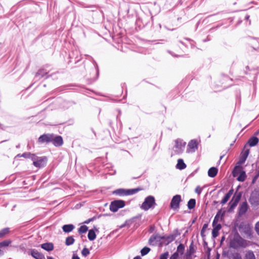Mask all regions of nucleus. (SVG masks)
Listing matches in <instances>:
<instances>
[{
	"label": "nucleus",
	"instance_id": "nucleus-23",
	"mask_svg": "<svg viewBox=\"0 0 259 259\" xmlns=\"http://www.w3.org/2000/svg\"><path fill=\"white\" fill-rule=\"evenodd\" d=\"M186 165L184 163L183 160L181 159H179L178 161L177 167L180 169H183L186 167Z\"/></svg>",
	"mask_w": 259,
	"mask_h": 259
},
{
	"label": "nucleus",
	"instance_id": "nucleus-45",
	"mask_svg": "<svg viewBox=\"0 0 259 259\" xmlns=\"http://www.w3.org/2000/svg\"><path fill=\"white\" fill-rule=\"evenodd\" d=\"M30 158H31L33 162H35V161L37 160V159L38 158V157H37L33 154H31V155L30 156Z\"/></svg>",
	"mask_w": 259,
	"mask_h": 259
},
{
	"label": "nucleus",
	"instance_id": "nucleus-18",
	"mask_svg": "<svg viewBox=\"0 0 259 259\" xmlns=\"http://www.w3.org/2000/svg\"><path fill=\"white\" fill-rule=\"evenodd\" d=\"M217 168L214 167H212L208 170V175L210 177L213 178L217 175Z\"/></svg>",
	"mask_w": 259,
	"mask_h": 259
},
{
	"label": "nucleus",
	"instance_id": "nucleus-22",
	"mask_svg": "<svg viewBox=\"0 0 259 259\" xmlns=\"http://www.w3.org/2000/svg\"><path fill=\"white\" fill-rule=\"evenodd\" d=\"M244 259H255L254 253L250 250L247 251Z\"/></svg>",
	"mask_w": 259,
	"mask_h": 259
},
{
	"label": "nucleus",
	"instance_id": "nucleus-1",
	"mask_svg": "<svg viewBox=\"0 0 259 259\" xmlns=\"http://www.w3.org/2000/svg\"><path fill=\"white\" fill-rule=\"evenodd\" d=\"M247 245V241L243 239L238 234L234 235L230 242V247L234 248H238L240 247H245Z\"/></svg>",
	"mask_w": 259,
	"mask_h": 259
},
{
	"label": "nucleus",
	"instance_id": "nucleus-38",
	"mask_svg": "<svg viewBox=\"0 0 259 259\" xmlns=\"http://www.w3.org/2000/svg\"><path fill=\"white\" fill-rule=\"evenodd\" d=\"M232 259H242V257L239 253H235L232 255Z\"/></svg>",
	"mask_w": 259,
	"mask_h": 259
},
{
	"label": "nucleus",
	"instance_id": "nucleus-57",
	"mask_svg": "<svg viewBox=\"0 0 259 259\" xmlns=\"http://www.w3.org/2000/svg\"><path fill=\"white\" fill-rule=\"evenodd\" d=\"M17 156H20V154H18Z\"/></svg>",
	"mask_w": 259,
	"mask_h": 259
},
{
	"label": "nucleus",
	"instance_id": "nucleus-14",
	"mask_svg": "<svg viewBox=\"0 0 259 259\" xmlns=\"http://www.w3.org/2000/svg\"><path fill=\"white\" fill-rule=\"evenodd\" d=\"M165 238V236L161 237L158 235H152L149 240V242L150 244H152L154 241L159 242L161 239Z\"/></svg>",
	"mask_w": 259,
	"mask_h": 259
},
{
	"label": "nucleus",
	"instance_id": "nucleus-55",
	"mask_svg": "<svg viewBox=\"0 0 259 259\" xmlns=\"http://www.w3.org/2000/svg\"><path fill=\"white\" fill-rule=\"evenodd\" d=\"M95 230H96V231H98L97 229H95Z\"/></svg>",
	"mask_w": 259,
	"mask_h": 259
},
{
	"label": "nucleus",
	"instance_id": "nucleus-24",
	"mask_svg": "<svg viewBox=\"0 0 259 259\" xmlns=\"http://www.w3.org/2000/svg\"><path fill=\"white\" fill-rule=\"evenodd\" d=\"M185 246L183 244H180L178 247L176 252L179 255H182L184 253Z\"/></svg>",
	"mask_w": 259,
	"mask_h": 259
},
{
	"label": "nucleus",
	"instance_id": "nucleus-35",
	"mask_svg": "<svg viewBox=\"0 0 259 259\" xmlns=\"http://www.w3.org/2000/svg\"><path fill=\"white\" fill-rule=\"evenodd\" d=\"M9 229L5 228L0 231V238L3 237L5 235L8 233Z\"/></svg>",
	"mask_w": 259,
	"mask_h": 259
},
{
	"label": "nucleus",
	"instance_id": "nucleus-25",
	"mask_svg": "<svg viewBox=\"0 0 259 259\" xmlns=\"http://www.w3.org/2000/svg\"><path fill=\"white\" fill-rule=\"evenodd\" d=\"M31 255L36 259H42L43 255L36 251L33 250L31 251Z\"/></svg>",
	"mask_w": 259,
	"mask_h": 259
},
{
	"label": "nucleus",
	"instance_id": "nucleus-47",
	"mask_svg": "<svg viewBox=\"0 0 259 259\" xmlns=\"http://www.w3.org/2000/svg\"><path fill=\"white\" fill-rule=\"evenodd\" d=\"M218 215V214L217 215ZM217 216H216V217H215V218H214V220H213V226H214V224H215V223L217 221Z\"/></svg>",
	"mask_w": 259,
	"mask_h": 259
},
{
	"label": "nucleus",
	"instance_id": "nucleus-51",
	"mask_svg": "<svg viewBox=\"0 0 259 259\" xmlns=\"http://www.w3.org/2000/svg\"><path fill=\"white\" fill-rule=\"evenodd\" d=\"M3 254V251L0 249V255H2Z\"/></svg>",
	"mask_w": 259,
	"mask_h": 259
},
{
	"label": "nucleus",
	"instance_id": "nucleus-2",
	"mask_svg": "<svg viewBox=\"0 0 259 259\" xmlns=\"http://www.w3.org/2000/svg\"><path fill=\"white\" fill-rule=\"evenodd\" d=\"M233 175L234 177H237V180L240 182H243L246 177L245 171L242 170L241 167L238 166L235 167Z\"/></svg>",
	"mask_w": 259,
	"mask_h": 259
},
{
	"label": "nucleus",
	"instance_id": "nucleus-30",
	"mask_svg": "<svg viewBox=\"0 0 259 259\" xmlns=\"http://www.w3.org/2000/svg\"><path fill=\"white\" fill-rule=\"evenodd\" d=\"M74 242V239L72 236L68 237L66 239L65 243L67 245H70L72 244Z\"/></svg>",
	"mask_w": 259,
	"mask_h": 259
},
{
	"label": "nucleus",
	"instance_id": "nucleus-15",
	"mask_svg": "<svg viewBox=\"0 0 259 259\" xmlns=\"http://www.w3.org/2000/svg\"><path fill=\"white\" fill-rule=\"evenodd\" d=\"M41 247L44 249L48 251H52L54 249V245L52 243H43L41 245Z\"/></svg>",
	"mask_w": 259,
	"mask_h": 259
},
{
	"label": "nucleus",
	"instance_id": "nucleus-7",
	"mask_svg": "<svg viewBox=\"0 0 259 259\" xmlns=\"http://www.w3.org/2000/svg\"><path fill=\"white\" fill-rule=\"evenodd\" d=\"M181 200V196L179 195H177L175 196L170 203V206L173 209H176L179 208V203L180 202Z\"/></svg>",
	"mask_w": 259,
	"mask_h": 259
},
{
	"label": "nucleus",
	"instance_id": "nucleus-19",
	"mask_svg": "<svg viewBox=\"0 0 259 259\" xmlns=\"http://www.w3.org/2000/svg\"><path fill=\"white\" fill-rule=\"evenodd\" d=\"M258 142V139L256 137H252L248 140V143L250 146H254Z\"/></svg>",
	"mask_w": 259,
	"mask_h": 259
},
{
	"label": "nucleus",
	"instance_id": "nucleus-53",
	"mask_svg": "<svg viewBox=\"0 0 259 259\" xmlns=\"http://www.w3.org/2000/svg\"><path fill=\"white\" fill-rule=\"evenodd\" d=\"M89 222H90V221H85L84 223H88Z\"/></svg>",
	"mask_w": 259,
	"mask_h": 259
},
{
	"label": "nucleus",
	"instance_id": "nucleus-27",
	"mask_svg": "<svg viewBox=\"0 0 259 259\" xmlns=\"http://www.w3.org/2000/svg\"><path fill=\"white\" fill-rule=\"evenodd\" d=\"M188 147L190 149H197L198 143L195 140H191L188 144Z\"/></svg>",
	"mask_w": 259,
	"mask_h": 259
},
{
	"label": "nucleus",
	"instance_id": "nucleus-20",
	"mask_svg": "<svg viewBox=\"0 0 259 259\" xmlns=\"http://www.w3.org/2000/svg\"><path fill=\"white\" fill-rule=\"evenodd\" d=\"M74 228V226L73 225H65L62 227V229L65 232H70L72 231Z\"/></svg>",
	"mask_w": 259,
	"mask_h": 259
},
{
	"label": "nucleus",
	"instance_id": "nucleus-16",
	"mask_svg": "<svg viewBox=\"0 0 259 259\" xmlns=\"http://www.w3.org/2000/svg\"><path fill=\"white\" fill-rule=\"evenodd\" d=\"M248 208V205L246 202L242 203L239 208V214L242 215L246 212Z\"/></svg>",
	"mask_w": 259,
	"mask_h": 259
},
{
	"label": "nucleus",
	"instance_id": "nucleus-11",
	"mask_svg": "<svg viewBox=\"0 0 259 259\" xmlns=\"http://www.w3.org/2000/svg\"><path fill=\"white\" fill-rule=\"evenodd\" d=\"M185 143L183 144L182 142L180 140H176L175 141V147L176 149V152L177 153H180L182 151V148L184 147Z\"/></svg>",
	"mask_w": 259,
	"mask_h": 259
},
{
	"label": "nucleus",
	"instance_id": "nucleus-29",
	"mask_svg": "<svg viewBox=\"0 0 259 259\" xmlns=\"http://www.w3.org/2000/svg\"><path fill=\"white\" fill-rule=\"evenodd\" d=\"M248 154V151L247 150V151H245V153L240 159L239 162H238L240 164H243L245 162Z\"/></svg>",
	"mask_w": 259,
	"mask_h": 259
},
{
	"label": "nucleus",
	"instance_id": "nucleus-50",
	"mask_svg": "<svg viewBox=\"0 0 259 259\" xmlns=\"http://www.w3.org/2000/svg\"><path fill=\"white\" fill-rule=\"evenodd\" d=\"M134 259H141V257L140 256H137L135 257Z\"/></svg>",
	"mask_w": 259,
	"mask_h": 259
},
{
	"label": "nucleus",
	"instance_id": "nucleus-43",
	"mask_svg": "<svg viewBox=\"0 0 259 259\" xmlns=\"http://www.w3.org/2000/svg\"><path fill=\"white\" fill-rule=\"evenodd\" d=\"M31 154L30 153H25L23 154L21 156H23L25 158H29Z\"/></svg>",
	"mask_w": 259,
	"mask_h": 259
},
{
	"label": "nucleus",
	"instance_id": "nucleus-37",
	"mask_svg": "<svg viewBox=\"0 0 259 259\" xmlns=\"http://www.w3.org/2000/svg\"><path fill=\"white\" fill-rule=\"evenodd\" d=\"M81 253L83 256H86L89 254L90 251L88 248H84L81 251Z\"/></svg>",
	"mask_w": 259,
	"mask_h": 259
},
{
	"label": "nucleus",
	"instance_id": "nucleus-6",
	"mask_svg": "<svg viewBox=\"0 0 259 259\" xmlns=\"http://www.w3.org/2000/svg\"><path fill=\"white\" fill-rule=\"evenodd\" d=\"M241 197V195L238 194L236 196L233 197L232 199L229 203L228 211H232L233 209L236 206L237 203L239 201Z\"/></svg>",
	"mask_w": 259,
	"mask_h": 259
},
{
	"label": "nucleus",
	"instance_id": "nucleus-48",
	"mask_svg": "<svg viewBox=\"0 0 259 259\" xmlns=\"http://www.w3.org/2000/svg\"><path fill=\"white\" fill-rule=\"evenodd\" d=\"M72 259H80V258H79V257L78 256L73 255V256H72Z\"/></svg>",
	"mask_w": 259,
	"mask_h": 259
},
{
	"label": "nucleus",
	"instance_id": "nucleus-44",
	"mask_svg": "<svg viewBox=\"0 0 259 259\" xmlns=\"http://www.w3.org/2000/svg\"><path fill=\"white\" fill-rule=\"evenodd\" d=\"M201 190H202V189L199 186H198L195 189V192L197 193V194H199L201 193Z\"/></svg>",
	"mask_w": 259,
	"mask_h": 259
},
{
	"label": "nucleus",
	"instance_id": "nucleus-13",
	"mask_svg": "<svg viewBox=\"0 0 259 259\" xmlns=\"http://www.w3.org/2000/svg\"><path fill=\"white\" fill-rule=\"evenodd\" d=\"M46 161V157H38L36 161L33 162L34 165L37 167H40L44 165V164Z\"/></svg>",
	"mask_w": 259,
	"mask_h": 259
},
{
	"label": "nucleus",
	"instance_id": "nucleus-21",
	"mask_svg": "<svg viewBox=\"0 0 259 259\" xmlns=\"http://www.w3.org/2000/svg\"><path fill=\"white\" fill-rule=\"evenodd\" d=\"M213 227H214V228L212 230V234L213 237L214 238H215L217 236H218V234H219L218 231L219 230H220V229L221 228V225L219 224V225H217L215 227V226H213Z\"/></svg>",
	"mask_w": 259,
	"mask_h": 259
},
{
	"label": "nucleus",
	"instance_id": "nucleus-10",
	"mask_svg": "<svg viewBox=\"0 0 259 259\" xmlns=\"http://www.w3.org/2000/svg\"><path fill=\"white\" fill-rule=\"evenodd\" d=\"M195 251L194 246L193 242L191 243L189 246V249L187 251L184 257L185 259H192V255Z\"/></svg>",
	"mask_w": 259,
	"mask_h": 259
},
{
	"label": "nucleus",
	"instance_id": "nucleus-36",
	"mask_svg": "<svg viewBox=\"0 0 259 259\" xmlns=\"http://www.w3.org/2000/svg\"><path fill=\"white\" fill-rule=\"evenodd\" d=\"M207 227H208V225L206 224H205L203 225L202 229H201V235L202 237H204L205 236L204 233H205V231L206 229H207Z\"/></svg>",
	"mask_w": 259,
	"mask_h": 259
},
{
	"label": "nucleus",
	"instance_id": "nucleus-5",
	"mask_svg": "<svg viewBox=\"0 0 259 259\" xmlns=\"http://www.w3.org/2000/svg\"><path fill=\"white\" fill-rule=\"evenodd\" d=\"M249 202L253 205H259V191H254L252 192Z\"/></svg>",
	"mask_w": 259,
	"mask_h": 259
},
{
	"label": "nucleus",
	"instance_id": "nucleus-31",
	"mask_svg": "<svg viewBox=\"0 0 259 259\" xmlns=\"http://www.w3.org/2000/svg\"><path fill=\"white\" fill-rule=\"evenodd\" d=\"M176 238V236L174 235H171L167 237H165V238L164 239H165L167 242L166 243V244H168L172 241H173Z\"/></svg>",
	"mask_w": 259,
	"mask_h": 259
},
{
	"label": "nucleus",
	"instance_id": "nucleus-49",
	"mask_svg": "<svg viewBox=\"0 0 259 259\" xmlns=\"http://www.w3.org/2000/svg\"><path fill=\"white\" fill-rule=\"evenodd\" d=\"M249 15H247L245 16V20H247L249 19Z\"/></svg>",
	"mask_w": 259,
	"mask_h": 259
},
{
	"label": "nucleus",
	"instance_id": "nucleus-32",
	"mask_svg": "<svg viewBox=\"0 0 259 259\" xmlns=\"http://www.w3.org/2000/svg\"><path fill=\"white\" fill-rule=\"evenodd\" d=\"M150 248L148 247H145L141 250V253L142 256H144L147 254L150 251Z\"/></svg>",
	"mask_w": 259,
	"mask_h": 259
},
{
	"label": "nucleus",
	"instance_id": "nucleus-4",
	"mask_svg": "<svg viewBox=\"0 0 259 259\" xmlns=\"http://www.w3.org/2000/svg\"><path fill=\"white\" fill-rule=\"evenodd\" d=\"M125 205L124 201L123 200H115L111 202L110 209L113 212H116L120 208L123 207Z\"/></svg>",
	"mask_w": 259,
	"mask_h": 259
},
{
	"label": "nucleus",
	"instance_id": "nucleus-9",
	"mask_svg": "<svg viewBox=\"0 0 259 259\" xmlns=\"http://www.w3.org/2000/svg\"><path fill=\"white\" fill-rule=\"evenodd\" d=\"M53 140V134H44L38 138L39 143L50 142Z\"/></svg>",
	"mask_w": 259,
	"mask_h": 259
},
{
	"label": "nucleus",
	"instance_id": "nucleus-42",
	"mask_svg": "<svg viewBox=\"0 0 259 259\" xmlns=\"http://www.w3.org/2000/svg\"><path fill=\"white\" fill-rule=\"evenodd\" d=\"M255 230L257 233V234L259 235V222H257L255 227Z\"/></svg>",
	"mask_w": 259,
	"mask_h": 259
},
{
	"label": "nucleus",
	"instance_id": "nucleus-54",
	"mask_svg": "<svg viewBox=\"0 0 259 259\" xmlns=\"http://www.w3.org/2000/svg\"><path fill=\"white\" fill-rule=\"evenodd\" d=\"M258 134V132H256V133H255V135H257Z\"/></svg>",
	"mask_w": 259,
	"mask_h": 259
},
{
	"label": "nucleus",
	"instance_id": "nucleus-33",
	"mask_svg": "<svg viewBox=\"0 0 259 259\" xmlns=\"http://www.w3.org/2000/svg\"><path fill=\"white\" fill-rule=\"evenodd\" d=\"M88 230V227L87 226L83 225L81 226L78 230V232L79 233H84Z\"/></svg>",
	"mask_w": 259,
	"mask_h": 259
},
{
	"label": "nucleus",
	"instance_id": "nucleus-8",
	"mask_svg": "<svg viewBox=\"0 0 259 259\" xmlns=\"http://www.w3.org/2000/svg\"><path fill=\"white\" fill-rule=\"evenodd\" d=\"M139 191L138 189H134L127 190H124L123 189H118L116 190L114 193L120 195H131Z\"/></svg>",
	"mask_w": 259,
	"mask_h": 259
},
{
	"label": "nucleus",
	"instance_id": "nucleus-56",
	"mask_svg": "<svg viewBox=\"0 0 259 259\" xmlns=\"http://www.w3.org/2000/svg\"><path fill=\"white\" fill-rule=\"evenodd\" d=\"M180 42L181 44H183L182 41H180Z\"/></svg>",
	"mask_w": 259,
	"mask_h": 259
},
{
	"label": "nucleus",
	"instance_id": "nucleus-12",
	"mask_svg": "<svg viewBox=\"0 0 259 259\" xmlns=\"http://www.w3.org/2000/svg\"><path fill=\"white\" fill-rule=\"evenodd\" d=\"M51 142L56 146H60L63 144V139L61 136L54 137L53 135V140Z\"/></svg>",
	"mask_w": 259,
	"mask_h": 259
},
{
	"label": "nucleus",
	"instance_id": "nucleus-46",
	"mask_svg": "<svg viewBox=\"0 0 259 259\" xmlns=\"http://www.w3.org/2000/svg\"><path fill=\"white\" fill-rule=\"evenodd\" d=\"M218 215V214L217 215ZM217 216H216V217H215V218H214V220H213V226H214V224H215V223L217 221Z\"/></svg>",
	"mask_w": 259,
	"mask_h": 259
},
{
	"label": "nucleus",
	"instance_id": "nucleus-28",
	"mask_svg": "<svg viewBox=\"0 0 259 259\" xmlns=\"http://www.w3.org/2000/svg\"><path fill=\"white\" fill-rule=\"evenodd\" d=\"M195 200L194 199H191L188 202V207L190 209H193L195 206Z\"/></svg>",
	"mask_w": 259,
	"mask_h": 259
},
{
	"label": "nucleus",
	"instance_id": "nucleus-39",
	"mask_svg": "<svg viewBox=\"0 0 259 259\" xmlns=\"http://www.w3.org/2000/svg\"><path fill=\"white\" fill-rule=\"evenodd\" d=\"M168 252H166L162 254L160 256V259H167L168 256Z\"/></svg>",
	"mask_w": 259,
	"mask_h": 259
},
{
	"label": "nucleus",
	"instance_id": "nucleus-17",
	"mask_svg": "<svg viewBox=\"0 0 259 259\" xmlns=\"http://www.w3.org/2000/svg\"><path fill=\"white\" fill-rule=\"evenodd\" d=\"M233 191H234L233 189H231L229 190L228 193L226 194V195L225 196V197L222 200V201H221L222 204H225L228 201V200L229 199L230 197L233 194Z\"/></svg>",
	"mask_w": 259,
	"mask_h": 259
},
{
	"label": "nucleus",
	"instance_id": "nucleus-52",
	"mask_svg": "<svg viewBox=\"0 0 259 259\" xmlns=\"http://www.w3.org/2000/svg\"><path fill=\"white\" fill-rule=\"evenodd\" d=\"M48 259H53V258L52 257H51V256H48Z\"/></svg>",
	"mask_w": 259,
	"mask_h": 259
},
{
	"label": "nucleus",
	"instance_id": "nucleus-26",
	"mask_svg": "<svg viewBox=\"0 0 259 259\" xmlns=\"http://www.w3.org/2000/svg\"><path fill=\"white\" fill-rule=\"evenodd\" d=\"M96 237V235L93 230H90L88 233V238L90 240H94Z\"/></svg>",
	"mask_w": 259,
	"mask_h": 259
},
{
	"label": "nucleus",
	"instance_id": "nucleus-40",
	"mask_svg": "<svg viewBox=\"0 0 259 259\" xmlns=\"http://www.w3.org/2000/svg\"><path fill=\"white\" fill-rule=\"evenodd\" d=\"M179 254L176 252H175L169 258V259H179Z\"/></svg>",
	"mask_w": 259,
	"mask_h": 259
},
{
	"label": "nucleus",
	"instance_id": "nucleus-34",
	"mask_svg": "<svg viewBox=\"0 0 259 259\" xmlns=\"http://www.w3.org/2000/svg\"><path fill=\"white\" fill-rule=\"evenodd\" d=\"M11 243L10 240H5L0 242V247L8 246Z\"/></svg>",
	"mask_w": 259,
	"mask_h": 259
},
{
	"label": "nucleus",
	"instance_id": "nucleus-41",
	"mask_svg": "<svg viewBox=\"0 0 259 259\" xmlns=\"http://www.w3.org/2000/svg\"><path fill=\"white\" fill-rule=\"evenodd\" d=\"M167 52L168 54H170L171 56L175 57H180L181 56V55H179V54H176L170 50H167Z\"/></svg>",
	"mask_w": 259,
	"mask_h": 259
},
{
	"label": "nucleus",
	"instance_id": "nucleus-3",
	"mask_svg": "<svg viewBox=\"0 0 259 259\" xmlns=\"http://www.w3.org/2000/svg\"><path fill=\"white\" fill-rule=\"evenodd\" d=\"M155 204V203L154 198L153 196H149L145 199V201L142 205L141 207L143 209L147 210Z\"/></svg>",
	"mask_w": 259,
	"mask_h": 259
}]
</instances>
